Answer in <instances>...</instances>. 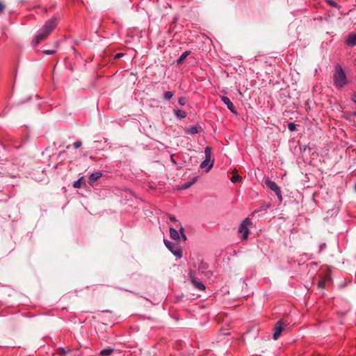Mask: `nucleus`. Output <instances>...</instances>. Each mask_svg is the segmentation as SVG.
<instances>
[{
	"label": "nucleus",
	"instance_id": "f257e3e1",
	"mask_svg": "<svg viewBox=\"0 0 356 356\" xmlns=\"http://www.w3.org/2000/svg\"><path fill=\"white\" fill-rule=\"evenodd\" d=\"M333 82L334 86L338 89L343 88L348 83L347 76L339 64L334 66Z\"/></svg>",
	"mask_w": 356,
	"mask_h": 356
},
{
	"label": "nucleus",
	"instance_id": "f03ea898",
	"mask_svg": "<svg viewBox=\"0 0 356 356\" xmlns=\"http://www.w3.org/2000/svg\"><path fill=\"white\" fill-rule=\"evenodd\" d=\"M164 244L166 248L172 252V254L177 258V259L181 258L182 250L179 244L172 243L166 239H164Z\"/></svg>",
	"mask_w": 356,
	"mask_h": 356
},
{
	"label": "nucleus",
	"instance_id": "7ed1b4c3",
	"mask_svg": "<svg viewBox=\"0 0 356 356\" xmlns=\"http://www.w3.org/2000/svg\"><path fill=\"white\" fill-rule=\"evenodd\" d=\"M211 147L209 146H207L204 149V154H205V159L201 163L200 167L202 168H204L207 166H208L207 169V172H209L213 165V161H211Z\"/></svg>",
	"mask_w": 356,
	"mask_h": 356
},
{
	"label": "nucleus",
	"instance_id": "20e7f679",
	"mask_svg": "<svg viewBox=\"0 0 356 356\" xmlns=\"http://www.w3.org/2000/svg\"><path fill=\"white\" fill-rule=\"evenodd\" d=\"M252 222L248 218H246L240 225L238 227V232L242 234V238L246 239L250 234V226Z\"/></svg>",
	"mask_w": 356,
	"mask_h": 356
},
{
	"label": "nucleus",
	"instance_id": "39448f33",
	"mask_svg": "<svg viewBox=\"0 0 356 356\" xmlns=\"http://www.w3.org/2000/svg\"><path fill=\"white\" fill-rule=\"evenodd\" d=\"M57 17H53L47 20L42 29L46 32V34H50L57 25Z\"/></svg>",
	"mask_w": 356,
	"mask_h": 356
},
{
	"label": "nucleus",
	"instance_id": "423d86ee",
	"mask_svg": "<svg viewBox=\"0 0 356 356\" xmlns=\"http://www.w3.org/2000/svg\"><path fill=\"white\" fill-rule=\"evenodd\" d=\"M265 184L271 191H274L276 193L277 197L282 200V192L278 185L275 181L268 179L265 181Z\"/></svg>",
	"mask_w": 356,
	"mask_h": 356
},
{
	"label": "nucleus",
	"instance_id": "0eeeda50",
	"mask_svg": "<svg viewBox=\"0 0 356 356\" xmlns=\"http://www.w3.org/2000/svg\"><path fill=\"white\" fill-rule=\"evenodd\" d=\"M49 34H46V32L41 28L36 34L35 37L32 41L33 45L38 44L41 41L44 40Z\"/></svg>",
	"mask_w": 356,
	"mask_h": 356
},
{
	"label": "nucleus",
	"instance_id": "6e6552de",
	"mask_svg": "<svg viewBox=\"0 0 356 356\" xmlns=\"http://www.w3.org/2000/svg\"><path fill=\"white\" fill-rule=\"evenodd\" d=\"M220 99L223 102V104L226 105L227 109H229L232 113L235 115L237 114V111L235 108V106L228 97L225 96H221Z\"/></svg>",
	"mask_w": 356,
	"mask_h": 356
},
{
	"label": "nucleus",
	"instance_id": "1a4fd4ad",
	"mask_svg": "<svg viewBox=\"0 0 356 356\" xmlns=\"http://www.w3.org/2000/svg\"><path fill=\"white\" fill-rule=\"evenodd\" d=\"M345 44L348 47L356 46V33H350L345 40Z\"/></svg>",
	"mask_w": 356,
	"mask_h": 356
},
{
	"label": "nucleus",
	"instance_id": "9d476101",
	"mask_svg": "<svg viewBox=\"0 0 356 356\" xmlns=\"http://www.w3.org/2000/svg\"><path fill=\"white\" fill-rule=\"evenodd\" d=\"M284 330V327L282 321H280L277 323L273 332V339L277 340L280 336L281 335L282 331Z\"/></svg>",
	"mask_w": 356,
	"mask_h": 356
},
{
	"label": "nucleus",
	"instance_id": "9b49d317",
	"mask_svg": "<svg viewBox=\"0 0 356 356\" xmlns=\"http://www.w3.org/2000/svg\"><path fill=\"white\" fill-rule=\"evenodd\" d=\"M191 280L193 283V284L195 286V287L199 290L203 291L205 289L204 284L200 282V280H197L194 276L191 275Z\"/></svg>",
	"mask_w": 356,
	"mask_h": 356
},
{
	"label": "nucleus",
	"instance_id": "f8f14e48",
	"mask_svg": "<svg viewBox=\"0 0 356 356\" xmlns=\"http://www.w3.org/2000/svg\"><path fill=\"white\" fill-rule=\"evenodd\" d=\"M175 227H170V237L174 240H179L180 238L179 233L177 229Z\"/></svg>",
	"mask_w": 356,
	"mask_h": 356
},
{
	"label": "nucleus",
	"instance_id": "ddd939ff",
	"mask_svg": "<svg viewBox=\"0 0 356 356\" xmlns=\"http://www.w3.org/2000/svg\"><path fill=\"white\" fill-rule=\"evenodd\" d=\"M102 173L101 172H96L94 173H92L89 177V181L90 183H93L96 181H97L100 177H102Z\"/></svg>",
	"mask_w": 356,
	"mask_h": 356
},
{
	"label": "nucleus",
	"instance_id": "4468645a",
	"mask_svg": "<svg viewBox=\"0 0 356 356\" xmlns=\"http://www.w3.org/2000/svg\"><path fill=\"white\" fill-rule=\"evenodd\" d=\"M191 54V51H184L177 60V64H181L184 60L186 59V58Z\"/></svg>",
	"mask_w": 356,
	"mask_h": 356
},
{
	"label": "nucleus",
	"instance_id": "2eb2a0df",
	"mask_svg": "<svg viewBox=\"0 0 356 356\" xmlns=\"http://www.w3.org/2000/svg\"><path fill=\"white\" fill-rule=\"evenodd\" d=\"M175 114L177 118H180V119H183L186 117V111H184L183 110H180V109L175 110Z\"/></svg>",
	"mask_w": 356,
	"mask_h": 356
},
{
	"label": "nucleus",
	"instance_id": "dca6fc26",
	"mask_svg": "<svg viewBox=\"0 0 356 356\" xmlns=\"http://www.w3.org/2000/svg\"><path fill=\"white\" fill-rule=\"evenodd\" d=\"M114 352V349L111 348H104L100 352L102 356H108Z\"/></svg>",
	"mask_w": 356,
	"mask_h": 356
},
{
	"label": "nucleus",
	"instance_id": "f3484780",
	"mask_svg": "<svg viewBox=\"0 0 356 356\" xmlns=\"http://www.w3.org/2000/svg\"><path fill=\"white\" fill-rule=\"evenodd\" d=\"M168 218L170 222H173V225L176 228H179L180 226H181L180 222L177 220L175 216H169Z\"/></svg>",
	"mask_w": 356,
	"mask_h": 356
},
{
	"label": "nucleus",
	"instance_id": "a211bd4d",
	"mask_svg": "<svg viewBox=\"0 0 356 356\" xmlns=\"http://www.w3.org/2000/svg\"><path fill=\"white\" fill-rule=\"evenodd\" d=\"M186 131L189 134L194 135V134H197L199 130L197 127L193 126V127L186 128Z\"/></svg>",
	"mask_w": 356,
	"mask_h": 356
},
{
	"label": "nucleus",
	"instance_id": "6ab92c4d",
	"mask_svg": "<svg viewBox=\"0 0 356 356\" xmlns=\"http://www.w3.org/2000/svg\"><path fill=\"white\" fill-rule=\"evenodd\" d=\"M195 181H196V179L195 178V179H193V181L184 184L181 186V188L185 190V189L190 188L193 184H195Z\"/></svg>",
	"mask_w": 356,
	"mask_h": 356
},
{
	"label": "nucleus",
	"instance_id": "aec40b11",
	"mask_svg": "<svg viewBox=\"0 0 356 356\" xmlns=\"http://www.w3.org/2000/svg\"><path fill=\"white\" fill-rule=\"evenodd\" d=\"M173 92L171 91H167L163 93V98L164 99L168 101L173 97Z\"/></svg>",
	"mask_w": 356,
	"mask_h": 356
},
{
	"label": "nucleus",
	"instance_id": "412c9836",
	"mask_svg": "<svg viewBox=\"0 0 356 356\" xmlns=\"http://www.w3.org/2000/svg\"><path fill=\"white\" fill-rule=\"evenodd\" d=\"M287 127L290 131L296 130V124L294 122H289L287 125Z\"/></svg>",
	"mask_w": 356,
	"mask_h": 356
},
{
	"label": "nucleus",
	"instance_id": "4be33fe9",
	"mask_svg": "<svg viewBox=\"0 0 356 356\" xmlns=\"http://www.w3.org/2000/svg\"><path fill=\"white\" fill-rule=\"evenodd\" d=\"M179 232H180V234L182 237V238L184 239V241H186L187 240V237L186 236V234H184V229L182 226H180L179 227Z\"/></svg>",
	"mask_w": 356,
	"mask_h": 356
},
{
	"label": "nucleus",
	"instance_id": "5701e85b",
	"mask_svg": "<svg viewBox=\"0 0 356 356\" xmlns=\"http://www.w3.org/2000/svg\"><path fill=\"white\" fill-rule=\"evenodd\" d=\"M241 179V177L238 175H234L232 178H231V181L232 183H236L237 181H239Z\"/></svg>",
	"mask_w": 356,
	"mask_h": 356
},
{
	"label": "nucleus",
	"instance_id": "b1692460",
	"mask_svg": "<svg viewBox=\"0 0 356 356\" xmlns=\"http://www.w3.org/2000/svg\"><path fill=\"white\" fill-rule=\"evenodd\" d=\"M326 281L324 279L321 280L318 283V286L319 288L324 289L325 287Z\"/></svg>",
	"mask_w": 356,
	"mask_h": 356
},
{
	"label": "nucleus",
	"instance_id": "393cba45",
	"mask_svg": "<svg viewBox=\"0 0 356 356\" xmlns=\"http://www.w3.org/2000/svg\"><path fill=\"white\" fill-rule=\"evenodd\" d=\"M83 177H80L79 179L74 181L73 186L75 188H80L81 187V180Z\"/></svg>",
	"mask_w": 356,
	"mask_h": 356
},
{
	"label": "nucleus",
	"instance_id": "a878e982",
	"mask_svg": "<svg viewBox=\"0 0 356 356\" xmlns=\"http://www.w3.org/2000/svg\"><path fill=\"white\" fill-rule=\"evenodd\" d=\"M82 145V143L81 141L79 140H77L76 142H74L73 144H72V146L75 148V149H78L79 147H81Z\"/></svg>",
	"mask_w": 356,
	"mask_h": 356
},
{
	"label": "nucleus",
	"instance_id": "bb28decb",
	"mask_svg": "<svg viewBox=\"0 0 356 356\" xmlns=\"http://www.w3.org/2000/svg\"><path fill=\"white\" fill-rule=\"evenodd\" d=\"M43 53L46 55H53L56 53L55 50H44Z\"/></svg>",
	"mask_w": 356,
	"mask_h": 356
},
{
	"label": "nucleus",
	"instance_id": "cd10ccee",
	"mask_svg": "<svg viewBox=\"0 0 356 356\" xmlns=\"http://www.w3.org/2000/svg\"><path fill=\"white\" fill-rule=\"evenodd\" d=\"M178 102L181 106H184L186 104V99L184 97H179Z\"/></svg>",
	"mask_w": 356,
	"mask_h": 356
},
{
	"label": "nucleus",
	"instance_id": "c85d7f7f",
	"mask_svg": "<svg viewBox=\"0 0 356 356\" xmlns=\"http://www.w3.org/2000/svg\"><path fill=\"white\" fill-rule=\"evenodd\" d=\"M326 247V244L325 243H321L320 245H319V250H318V253H321L323 250H324Z\"/></svg>",
	"mask_w": 356,
	"mask_h": 356
},
{
	"label": "nucleus",
	"instance_id": "c756f323",
	"mask_svg": "<svg viewBox=\"0 0 356 356\" xmlns=\"http://www.w3.org/2000/svg\"><path fill=\"white\" fill-rule=\"evenodd\" d=\"M329 4L333 7H339V5L337 4V3H336L335 1H332V0H329L328 1Z\"/></svg>",
	"mask_w": 356,
	"mask_h": 356
},
{
	"label": "nucleus",
	"instance_id": "7c9ffc66",
	"mask_svg": "<svg viewBox=\"0 0 356 356\" xmlns=\"http://www.w3.org/2000/svg\"><path fill=\"white\" fill-rule=\"evenodd\" d=\"M5 9V6L0 1V14L3 13Z\"/></svg>",
	"mask_w": 356,
	"mask_h": 356
},
{
	"label": "nucleus",
	"instance_id": "2f4dec72",
	"mask_svg": "<svg viewBox=\"0 0 356 356\" xmlns=\"http://www.w3.org/2000/svg\"><path fill=\"white\" fill-rule=\"evenodd\" d=\"M123 56H124V54H122V53H118V54H117L115 56V58H116V59H119V58H122Z\"/></svg>",
	"mask_w": 356,
	"mask_h": 356
},
{
	"label": "nucleus",
	"instance_id": "473e14b6",
	"mask_svg": "<svg viewBox=\"0 0 356 356\" xmlns=\"http://www.w3.org/2000/svg\"><path fill=\"white\" fill-rule=\"evenodd\" d=\"M352 100L354 102V103L356 104V93L354 94L352 97Z\"/></svg>",
	"mask_w": 356,
	"mask_h": 356
},
{
	"label": "nucleus",
	"instance_id": "72a5a7b5",
	"mask_svg": "<svg viewBox=\"0 0 356 356\" xmlns=\"http://www.w3.org/2000/svg\"><path fill=\"white\" fill-rule=\"evenodd\" d=\"M60 353H61V354H63V355H64V354H65V353H66V352L65 351V350H63V348H60Z\"/></svg>",
	"mask_w": 356,
	"mask_h": 356
},
{
	"label": "nucleus",
	"instance_id": "f704fd0d",
	"mask_svg": "<svg viewBox=\"0 0 356 356\" xmlns=\"http://www.w3.org/2000/svg\"><path fill=\"white\" fill-rule=\"evenodd\" d=\"M171 161L175 164L176 163V161L173 159H171Z\"/></svg>",
	"mask_w": 356,
	"mask_h": 356
},
{
	"label": "nucleus",
	"instance_id": "c9c22d12",
	"mask_svg": "<svg viewBox=\"0 0 356 356\" xmlns=\"http://www.w3.org/2000/svg\"><path fill=\"white\" fill-rule=\"evenodd\" d=\"M355 191H356V183H355Z\"/></svg>",
	"mask_w": 356,
	"mask_h": 356
}]
</instances>
